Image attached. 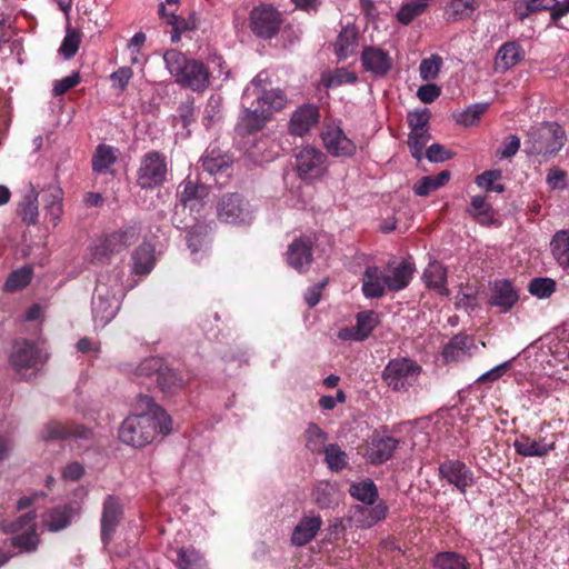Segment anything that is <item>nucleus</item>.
Returning <instances> with one entry per match:
<instances>
[{"mask_svg": "<svg viewBox=\"0 0 569 569\" xmlns=\"http://www.w3.org/2000/svg\"><path fill=\"white\" fill-rule=\"evenodd\" d=\"M567 142L565 129L553 121L542 122L530 127L525 140V152L530 157H539L548 161L556 157Z\"/></svg>", "mask_w": 569, "mask_h": 569, "instance_id": "20e7f679", "label": "nucleus"}, {"mask_svg": "<svg viewBox=\"0 0 569 569\" xmlns=\"http://www.w3.org/2000/svg\"><path fill=\"white\" fill-rule=\"evenodd\" d=\"M399 445V440L390 436H373L367 446L365 457L372 465H381L389 460Z\"/></svg>", "mask_w": 569, "mask_h": 569, "instance_id": "4be33fe9", "label": "nucleus"}, {"mask_svg": "<svg viewBox=\"0 0 569 569\" xmlns=\"http://www.w3.org/2000/svg\"><path fill=\"white\" fill-rule=\"evenodd\" d=\"M358 32L352 26L343 27L337 37L335 52L339 59L350 57L357 47Z\"/></svg>", "mask_w": 569, "mask_h": 569, "instance_id": "58836bf2", "label": "nucleus"}, {"mask_svg": "<svg viewBox=\"0 0 569 569\" xmlns=\"http://www.w3.org/2000/svg\"><path fill=\"white\" fill-rule=\"evenodd\" d=\"M450 180V172L442 170L435 176L422 177L413 184V192L419 197H427L430 192L443 187Z\"/></svg>", "mask_w": 569, "mask_h": 569, "instance_id": "79ce46f5", "label": "nucleus"}, {"mask_svg": "<svg viewBox=\"0 0 569 569\" xmlns=\"http://www.w3.org/2000/svg\"><path fill=\"white\" fill-rule=\"evenodd\" d=\"M282 14L271 4L254 7L249 14L252 33L264 40L274 38L282 24Z\"/></svg>", "mask_w": 569, "mask_h": 569, "instance_id": "f8f14e48", "label": "nucleus"}, {"mask_svg": "<svg viewBox=\"0 0 569 569\" xmlns=\"http://www.w3.org/2000/svg\"><path fill=\"white\" fill-rule=\"evenodd\" d=\"M431 140L429 130L410 132L408 137V146L410 148L411 156L420 161L422 159V150L427 143Z\"/></svg>", "mask_w": 569, "mask_h": 569, "instance_id": "052dcab7", "label": "nucleus"}, {"mask_svg": "<svg viewBox=\"0 0 569 569\" xmlns=\"http://www.w3.org/2000/svg\"><path fill=\"white\" fill-rule=\"evenodd\" d=\"M519 301V293L509 280H496L491 288L489 303L500 308L501 312H508Z\"/></svg>", "mask_w": 569, "mask_h": 569, "instance_id": "b1692460", "label": "nucleus"}, {"mask_svg": "<svg viewBox=\"0 0 569 569\" xmlns=\"http://www.w3.org/2000/svg\"><path fill=\"white\" fill-rule=\"evenodd\" d=\"M42 200L49 221L56 227L63 213V190L57 182L49 183L42 190Z\"/></svg>", "mask_w": 569, "mask_h": 569, "instance_id": "cd10ccee", "label": "nucleus"}, {"mask_svg": "<svg viewBox=\"0 0 569 569\" xmlns=\"http://www.w3.org/2000/svg\"><path fill=\"white\" fill-rule=\"evenodd\" d=\"M439 476L461 493L475 485L472 470L460 460H446L439 466Z\"/></svg>", "mask_w": 569, "mask_h": 569, "instance_id": "a211bd4d", "label": "nucleus"}, {"mask_svg": "<svg viewBox=\"0 0 569 569\" xmlns=\"http://www.w3.org/2000/svg\"><path fill=\"white\" fill-rule=\"evenodd\" d=\"M217 216L221 222L249 224L253 216L250 203L238 192L223 194L217 204Z\"/></svg>", "mask_w": 569, "mask_h": 569, "instance_id": "9b49d317", "label": "nucleus"}, {"mask_svg": "<svg viewBox=\"0 0 569 569\" xmlns=\"http://www.w3.org/2000/svg\"><path fill=\"white\" fill-rule=\"evenodd\" d=\"M156 382L163 393H172L182 388L186 380L182 375L164 363Z\"/></svg>", "mask_w": 569, "mask_h": 569, "instance_id": "a18cd8bd", "label": "nucleus"}, {"mask_svg": "<svg viewBox=\"0 0 569 569\" xmlns=\"http://www.w3.org/2000/svg\"><path fill=\"white\" fill-rule=\"evenodd\" d=\"M435 569H470L467 558L456 551L438 552L432 559Z\"/></svg>", "mask_w": 569, "mask_h": 569, "instance_id": "c03bdc74", "label": "nucleus"}, {"mask_svg": "<svg viewBox=\"0 0 569 569\" xmlns=\"http://www.w3.org/2000/svg\"><path fill=\"white\" fill-rule=\"evenodd\" d=\"M513 11L520 21H523L533 13L550 11L551 23L561 28L560 19L569 13V0L563 3H560L558 0H517Z\"/></svg>", "mask_w": 569, "mask_h": 569, "instance_id": "4468645a", "label": "nucleus"}, {"mask_svg": "<svg viewBox=\"0 0 569 569\" xmlns=\"http://www.w3.org/2000/svg\"><path fill=\"white\" fill-rule=\"evenodd\" d=\"M321 139L332 157H351L356 152V143L339 126H327L321 132Z\"/></svg>", "mask_w": 569, "mask_h": 569, "instance_id": "6ab92c4d", "label": "nucleus"}, {"mask_svg": "<svg viewBox=\"0 0 569 569\" xmlns=\"http://www.w3.org/2000/svg\"><path fill=\"white\" fill-rule=\"evenodd\" d=\"M557 289V282L548 277L533 278L528 284V291L538 299L550 298Z\"/></svg>", "mask_w": 569, "mask_h": 569, "instance_id": "864d4df0", "label": "nucleus"}, {"mask_svg": "<svg viewBox=\"0 0 569 569\" xmlns=\"http://www.w3.org/2000/svg\"><path fill=\"white\" fill-rule=\"evenodd\" d=\"M515 450L522 457H545L556 447V443L545 439L532 440L529 436L520 435L513 442Z\"/></svg>", "mask_w": 569, "mask_h": 569, "instance_id": "7c9ffc66", "label": "nucleus"}, {"mask_svg": "<svg viewBox=\"0 0 569 569\" xmlns=\"http://www.w3.org/2000/svg\"><path fill=\"white\" fill-rule=\"evenodd\" d=\"M249 106L244 107V111L240 118L238 129L241 133L251 134L262 130L270 116L266 111L257 107L254 101H248Z\"/></svg>", "mask_w": 569, "mask_h": 569, "instance_id": "c85d7f7f", "label": "nucleus"}, {"mask_svg": "<svg viewBox=\"0 0 569 569\" xmlns=\"http://www.w3.org/2000/svg\"><path fill=\"white\" fill-rule=\"evenodd\" d=\"M430 111L428 109L409 112L407 121L410 132L429 130Z\"/></svg>", "mask_w": 569, "mask_h": 569, "instance_id": "e2e57ef3", "label": "nucleus"}, {"mask_svg": "<svg viewBox=\"0 0 569 569\" xmlns=\"http://www.w3.org/2000/svg\"><path fill=\"white\" fill-rule=\"evenodd\" d=\"M168 176L166 154L152 150L147 152L140 161L137 172V183L142 189H154L162 186Z\"/></svg>", "mask_w": 569, "mask_h": 569, "instance_id": "1a4fd4ad", "label": "nucleus"}, {"mask_svg": "<svg viewBox=\"0 0 569 569\" xmlns=\"http://www.w3.org/2000/svg\"><path fill=\"white\" fill-rule=\"evenodd\" d=\"M350 512L358 527L371 528L387 517L388 507L382 501L371 506L356 505Z\"/></svg>", "mask_w": 569, "mask_h": 569, "instance_id": "a878e982", "label": "nucleus"}, {"mask_svg": "<svg viewBox=\"0 0 569 569\" xmlns=\"http://www.w3.org/2000/svg\"><path fill=\"white\" fill-rule=\"evenodd\" d=\"M81 42L80 31L73 28H67L66 36L59 48V52L64 59H71L79 50Z\"/></svg>", "mask_w": 569, "mask_h": 569, "instance_id": "13d9d810", "label": "nucleus"}, {"mask_svg": "<svg viewBox=\"0 0 569 569\" xmlns=\"http://www.w3.org/2000/svg\"><path fill=\"white\" fill-rule=\"evenodd\" d=\"M306 447L312 453L320 455L327 448V433L315 422L309 423L306 432Z\"/></svg>", "mask_w": 569, "mask_h": 569, "instance_id": "8fccbe9b", "label": "nucleus"}, {"mask_svg": "<svg viewBox=\"0 0 569 569\" xmlns=\"http://www.w3.org/2000/svg\"><path fill=\"white\" fill-rule=\"evenodd\" d=\"M167 23L172 27L171 32V41L178 42L181 38V33L186 31H191L197 28V20L193 16H190L189 19L182 18L180 16H176L171 13L169 19H167Z\"/></svg>", "mask_w": 569, "mask_h": 569, "instance_id": "5fc2aeb1", "label": "nucleus"}, {"mask_svg": "<svg viewBox=\"0 0 569 569\" xmlns=\"http://www.w3.org/2000/svg\"><path fill=\"white\" fill-rule=\"evenodd\" d=\"M36 518V512L30 511L20 516L7 527V532L13 533L10 538V545L18 549L20 553L34 552L40 545Z\"/></svg>", "mask_w": 569, "mask_h": 569, "instance_id": "6e6552de", "label": "nucleus"}, {"mask_svg": "<svg viewBox=\"0 0 569 569\" xmlns=\"http://www.w3.org/2000/svg\"><path fill=\"white\" fill-rule=\"evenodd\" d=\"M201 162L203 170L209 172L210 174L217 173L227 168V161L224 160V158L221 157L220 154H216L214 150L207 153L201 159Z\"/></svg>", "mask_w": 569, "mask_h": 569, "instance_id": "338daca9", "label": "nucleus"}, {"mask_svg": "<svg viewBox=\"0 0 569 569\" xmlns=\"http://www.w3.org/2000/svg\"><path fill=\"white\" fill-rule=\"evenodd\" d=\"M358 77L355 72L343 68L336 69L333 72L322 77L323 86L327 88L339 87L346 83L357 82Z\"/></svg>", "mask_w": 569, "mask_h": 569, "instance_id": "bf43d9fd", "label": "nucleus"}, {"mask_svg": "<svg viewBox=\"0 0 569 569\" xmlns=\"http://www.w3.org/2000/svg\"><path fill=\"white\" fill-rule=\"evenodd\" d=\"M71 509L67 506L57 507L50 510L44 522L50 531H59L70 525Z\"/></svg>", "mask_w": 569, "mask_h": 569, "instance_id": "603ef678", "label": "nucleus"}, {"mask_svg": "<svg viewBox=\"0 0 569 569\" xmlns=\"http://www.w3.org/2000/svg\"><path fill=\"white\" fill-rule=\"evenodd\" d=\"M176 565L179 569H208L203 556L193 548H179Z\"/></svg>", "mask_w": 569, "mask_h": 569, "instance_id": "de8ad7c7", "label": "nucleus"}, {"mask_svg": "<svg viewBox=\"0 0 569 569\" xmlns=\"http://www.w3.org/2000/svg\"><path fill=\"white\" fill-rule=\"evenodd\" d=\"M312 242L307 238H297L288 247L287 262L299 272L305 271L312 262Z\"/></svg>", "mask_w": 569, "mask_h": 569, "instance_id": "5701e85b", "label": "nucleus"}, {"mask_svg": "<svg viewBox=\"0 0 569 569\" xmlns=\"http://www.w3.org/2000/svg\"><path fill=\"white\" fill-rule=\"evenodd\" d=\"M164 366V361L161 358L158 357H150L144 360H142L136 368L134 375L138 377H148L152 378L153 376L156 379L160 375V371L162 370Z\"/></svg>", "mask_w": 569, "mask_h": 569, "instance_id": "680f3d73", "label": "nucleus"}, {"mask_svg": "<svg viewBox=\"0 0 569 569\" xmlns=\"http://www.w3.org/2000/svg\"><path fill=\"white\" fill-rule=\"evenodd\" d=\"M138 239L139 230L136 227L113 231L90 246V262L98 266L108 264L113 256L136 243Z\"/></svg>", "mask_w": 569, "mask_h": 569, "instance_id": "423d86ee", "label": "nucleus"}, {"mask_svg": "<svg viewBox=\"0 0 569 569\" xmlns=\"http://www.w3.org/2000/svg\"><path fill=\"white\" fill-rule=\"evenodd\" d=\"M349 493L363 505H375L379 498L378 488L371 479L355 482L350 486Z\"/></svg>", "mask_w": 569, "mask_h": 569, "instance_id": "37998d69", "label": "nucleus"}, {"mask_svg": "<svg viewBox=\"0 0 569 569\" xmlns=\"http://www.w3.org/2000/svg\"><path fill=\"white\" fill-rule=\"evenodd\" d=\"M321 526L322 519L320 516L301 518L291 535L292 545L302 547L309 543L316 537Z\"/></svg>", "mask_w": 569, "mask_h": 569, "instance_id": "473e14b6", "label": "nucleus"}, {"mask_svg": "<svg viewBox=\"0 0 569 569\" xmlns=\"http://www.w3.org/2000/svg\"><path fill=\"white\" fill-rule=\"evenodd\" d=\"M550 249L553 259L563 270L569 269V231H557L551 241Z\"/></svg>", "mask_w": 569, "mask_h": 569, "instance_id": "4c0bfd02", "label": "nucleus"}, {"mask_svg": "<svg viewBox=\"0 0 569 569\" xmlns=\"http://www.w3.org/2000/svg\"><path fill=\"white\" fill-rule=\"evenodd\" d=\"M441 64L442 59L436 54L429 59H423L419 67L420 77L426 81L435 80L438 77Z\"/></svg>", "mask_w": 569, "mask_h": 569, "instance_id": "0e129e2a", "label": "nucleus"}, {"mask_svg": "<svg viewBox=\"0 0 569 569\" xmlns=\"http://www.w3.org/2000/svg\"><path fill=\"white\" fill-rule=\"evenodd\" d=\"M486 103H477L468 107L461 114L459 122L466 127L475 124L487 110Z\"/></svg>", "mask_w": 569, "mask_h": 569, "instance_id": "774afa93", "label": "nucleus"}, {"mask_svg": "<svg viewBox=\"0 0 569 569\" xmlns=\"http://www.w3.org/2000/svg\"><path fill=\"white\" fill-rule=\"evenodd\" d=\"M132 271L136 274L144 276L151 272L154 267V249L150 243L143 242L134 249L131 256Z\"/></svg>", "mask_w": 569, "mask_h": 569, "instance_id": "c9c22d12", "label": "nucleus"}, {"mask_svg": "<svg viewBox=\"0 0 569 569\" xmlns=\"http://www.w3.org/2000/svg\"><path fill=\"white\" fill-rule=\"evenodd\" d=\"M178 117L183 128H188L196 121V108L193 98H188L181 101L178 107Z\"/></svg>", "mask_w": 569, "mask_h": 569, "instance_id": "69168bd1", "label": "nucleus"}, {"mask_svg": "<svg viewBox=\"0 0 569 569\" xmlns=\"http://www.w3.org/2000/svg\"><path fill=\"white\" fill-rule=\"evenodd\" d=\"M91 435V429L87 428L83 425L50 421L43 427L41 438L44 441L66 440L70 438L89 439Z\"/></svg>", "mask_w": 569, "mask_h": 569, "instance_id": "aec40b11", "label": "nucleus"}, {"mask_svg": "<svg viewBox=\"0 0 569 569\" xmlns=\"http://www.w3.org/2000/svg\"><path fill=\"white\" fill-rule=\"evenodd\" d=\"M163 60L170 74L181 87L194 92H202L208 88L210 71L202 61L189 59L176 49L167 50Z\"/></svg>", "mask_w": 569, "mask_h": 569, "instance_id": "7ed1b4c3", "label": "nucleus"}, {"mask_svg": "<svg viewBox=\"0 0 569 569\" xmlns=\"http://www.w3.org/2000/svg\"><path fill=\"white\" fill-rule=\"evenodd\" d=\"M413 266L402 260L398 266L382 270L379 267H367L362 276V292L366 298H381L386 290L398 292L407 288L412 279Z\"/></svg>", "mask_w": 569, "mask_h": 569, "instance_id": "f03ea898", "label": "nucleus"}, {"mask_svg": "<svg viewBox=\"0 0 569 569\" xmlns=\"http://www.w3.org/2000/svg\"><path fill=\"white\" fill-rule=\"evenodd\" d=\"M361 63L366 71L376 77H385L392 68V59L389 53L373 46L365 47L361 53Z\"/></svg>", "mask_w": 569, "mask_h": 569, "instance_id": "412c9836", "label": "nucleus"}, {"mask_svg": "<svg viewBox=\"0 0 569 569\" xmlns=\"http://www.w3.org/2000/svg\"><path fill=\"white\" fill-rule=\"evenodd\" d=\"M42 362L41 351L36 342L28 339H18L13 342L9 363L17 375L24 378L29 370H39Z\"/></svg>", "mask_w": 569, "mask_h": 569, "instance_id": "9d476101", "label": "nucleus"}, {"mask_svg": "<svg viewBox=\"0 0 569 569\" xmlns=\"http://www.w3.org/2000/svg\"><path fill=\"white\" fill-rule=\"evenodd\" d=\"M116 161V149L112 146L101 143L96 148L92 156V169L98 173H108Z\"/></svg>", "mask_w": 569, "mask_h": 569, "instance_id": "a19ab883", "label": "nucleus"}, {"mask_svg": "<svg viewBox=\"0 0 569 569\" xmlns=\"http://www.w3.org/2000/svg\"><path fill=\"white\" fill-rule=\"evenodd\" d=\"M525 49L517 41L505 42L497 51L495 70L507 71L525 59Z\"/></svg>", "mask_w": 569, "mask_h": 569, "instance_id": "bb28decb", "label": "nucleus"}, {"mask_svg": "<svg viewBox=\"0 0 569 569\" xmlns=\"http://www.w3.org/2000/svg\"><path fill=\"white\" fill-rule=\"evenodd\" d=\"M422 279L427 288L435 290L441 296H448L447 269L438 261L430 262L423 271Z\"/></svg>", "mask_w": 569, "mask_h": 569, "instance_id": "72a5a7b5", "label": "nucleus"}, {"mask_svg": "<svg viewBox=\"0 0 569 569\" xmlns=\"http://www.w3.org/2000/svg\"><path fill=\"white\" fill-rule=\"evenodd\" d=\"M327 156L315 147L307 146L296 154V169L300 179L321 177L326 170Z\"/></svg>", "mask_w": 569, "mask_h": 569, "instance_id": "2eb2a0df", "label": "nucleus"}, {"mask_svg": "<svg viewBox=\"0 0 569 569\" xmlns=\"http://www.w3.org/2000/svg\"><path fill=\"white\" fill-rule=\"evenodd\" d=\"M122 517L123 508L119 499L112 495L107 496L102 505L100 520V537L104 547H108L111 543Z\"/></svg>", "mask_w": 569, "mask_h": 569, "instance_id": "f3484780", "label": "nucleus"}, {"mask_svg": "<svg viewBox=\"0 0 569 569\" xmlns=\"http://www.w3.org/2000/svg\"><path fill=\"white\" fill-rule=\"evenodd\" d=\"M486 0H451L446 7L443 17L447 22L471 19Z\"/></svg>", "mask_w": 569, "mask_h": 569, "instance_id": "c756f323", "label": "nucleus"}, {"mask_svg": "<svg viewBox=\"0 0 569 569\" xmlns=\"http://www.w3.org/2000/svg\"><path fill=\"white\" fill-rule=\"evenodd\" d=\"M32 279V270L23 267L12 271L4 282L6 291H17L26 288Z\"/></svg>", "mask_w": 569, "mask_h": 569, "instance_id": "4d7b16f0", "label": "nucleus"}, {"mask_svg": "<svg viewBox=\"0 0 569 569\" xmlns=\"http://www.w3.org/2000/svg\"><path fill=\"white\" fill-rule=\"evenodd\" d=\"M329 470L339 472L348 466V455L338 443H329L322 452Z\"/></svg>", "mask_w": 569, "mask_h": 569, "instance_id": "09e8293b", "label": "nucleus"}, {"mask_svg": "<svg viewBox=\"0 0 569 569\" xmlns=\"http://www.w3.org/2000/svg\"><path fill=\"white\" fill-rule=\"evenodd\" d=\"M337 486L329 481H319L312 490L313 502L320 509L330 508L336 503Z\"/></svg>", "mask_w": 569, "mask_h": 569, "instance_id": "49530a36", "label": "nucleus"}, {"mask_svg": "<svg viewBox=\"0 0 569 569\" xmlns=\"http://www.w3.org/2000/svg\"><path fill=\"white\" fill-rule=\"evenodd\" d=\"M379 323V313L375 310L359 312L356 322L358 339H367Z\"/></svg>", "mask_w": 569, "mask_h": 569, "instance_id": "3c124183", "label": "nucleus"}, {"mask_svg": "<svg viewBox=\"0 0 569 569\" xmlns=\"http://www.w3.org/2000/svg\"><path fill=\"white\" fill-rule=\"evenodd\" d=\"M39 192L30 182L28 190L24 192L22 199L18 202L17 214L21 218L22 222L27 226H33L38 222L39 208H38Z\"/></svg>", "mask_w": 569, "mask_h": 569, "instance_id": "2f4dec72", "label": "nucleus"}, {"mask_svg": "<svg viewBox=\"0 0 569 569\" xmlns=\"http://www.w3.org/2000/svg\"><path fill=\"white\" fill-rule=\"evenodd\" d=\"M467 212L475 218L477 222L483 226H490L495 221V210L487 202L486 197L475 196L471 198Z\"/></svg>", "mask_w": 569, "mask_h": 569, "instance_id": "ea45409f", "label": "nucleus"}, {"mask_svg": "<svg viewBox=\"0 0 569 569\" xmlns=\"http://www.w3.org/2000/svg\"><path fill=\"white\" fill-rule=\"evenodd\" d=\"M179 188L182 189L179 191L177 203L182 207V211L200 213L209 197V188L190 178L184 179Z\"/></svg>", "mask_w": 569, "mask_h": 569, "instance_id": "dca6fc26", "label": "nucleus"}, {"mask_svg": "<svg viewBox=\"0 0 569 569\" xmlns=\"http://www.w3.org/2000/svg\"><path fill=\"white\" fill-rule=\"evenodd\" d=\"M473 347V338L465 333L453 336L442 350L443 359L449 361H459L470 356L469 350Z\"/></svg>", "mask_w": 569, "mask_h": 569, "instance_id": "f704fd0d", "label": "nucleus"}, {"mask_svg": "<svg viewBox=\"0 0 569 569\" xmlns=\"http://www.w3.org/2000/svg\"><path fill=\"white\" fill-rule=\"evenodd\" d=\"M138 413L128 416L118 430L119 440L133 448H143L151 443L158 435L167 436L172 431V419L148 395L136 397Z\"/></svg>", "mask_w": 569, "mask_h": 569, "instance_id": "f257e3e1", "label": "nucleus"}, {"mask_svg": "<svg viewBox=\"0 0 569 569\" xmlns=\"http://www.w3.org/2000/svg\"><path fill=\"white\" fill-rule=\"evenodd\" d=\"M253 99L257 107L271 116L274 111L281 110L287 102L286 94L280 89H267L262 86L260 74L251 81L242 96L243 106Z\"/></svg>", "mask_w": 569, "mask_h": 569, "instance_id": "ddd939ff", "label": "nucleus"}, {"mask_svg": "<svg viewBox=\"0 0 569 569\" xmlns=\"http://www.w3.org/2000/svg\"><path fill=\"white\" fill-rule=\"evenodd\" d=\"M319 120V109L312 104H305L292 113L289 122V131L295 136L302 137L308 133Z\"/></svg>", "mask_w": 569, "mask_h": 569, "instance_id": "393cba45", "label": "nucleus"}, {"mask_svg": "<svg viewBox=\"0 0 569 569\" xmlns=\"http://www.w3.org/2000/svg\"><path fill=\"white\" fill-rule=\"evenodd\" d=\"M421 371L417 361L399 357L388 361L382 371V380L392 391L408 392L417 383Z\"/></svg>", "mask_w": 569, "mask_h": 569, "instance_id": "0eeeda50", "label": "nucleus"}, {"mask_svg": "<svg viewBox=\"0 0 569 569\" xmlns=\"http://www.w3.org/2000/svg\"><path fill=\"white\" fill-rule=\"evenodd\" d=\"M426 11L427 9L425 3L410 1L400 7L396 18L402 26H409L416 18L422 16Z\"/></svg>", "mask_w": 569, "mask_h": 569, "instance_id": "6e6d98bb", "label": "nucleus"}, {"mask_svg": "<svg viewBox=\"0 0 569 569\" xmlns=\"http://www.w3.org/2000/svg\"><path fill=\"white\" fill-rule=\"evenodd\" d=\"M210 226L202 221H194L192 227L187 230V246L192 253H197L208 247L210 242Z\"/></svg>", "mask_w": 569, "mask_h": 569, "instance_id": "e433bc0d", "label": "nucleus"}, {"mask_svg": "<svg viewBox=\"0 0 569 569\" xmlns=\"http://www.w3.org/2000/svg\"><path fill=\"white\" fill-rule=\"evenodd\" d=\"M122 296L118 278L101 274L92 298V317L96 325L106 327L118 313Z\"/></svg>", "mask_w": 569, "mask_h": 569, "instance_id": "39448f33", "label": "nucleus"}]
</instances>
